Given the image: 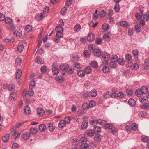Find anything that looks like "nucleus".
<instances>
[{"mask_svg":"<svg viewBox=\"0 0 149 149\" xmlns=\"http://www.w3.org/2000/svg\"><path fill=\"white\" fill-rule=\"evenodd\" d=\"M27 45V43L25 41L20 42L17 47V51L19 52H22L24 49L25 47Z\"/></svg>","mask_w":149,"mask_h":149,"instance_id":"f257e3e1","label":"nucleus"},{"mask_svg":"<svg viewBox=\"0 0 149 149\" xmlns=\"http://www.w3.org/2000/svg\"><path fill=\"white\" fill-rule=\"evenodd\" d=\"M142 19L140 22V26H143L145 24V21H147L149 19V11L144 14L143 17H141Z\"/></svg>","mask_w":149,"mask_h":149,"instance_id":"f03ea898","label":"nucleus"},{"mask_svg":"<svg viewBox=\"0 0 149 149\" xmlns=\"http://www.w3.org/2000/svg\"><path fill=\"white\" fill-rule=\"evenodd\" d=\"M88 118L86 116L83 118V121L81 125V128L82 129H85L87 128L88 125Z\"/></svg>","mask_w":149,"mask_h":149,"instance_id":"7ed1b4c3","label":"nucleus"},{"mask_svg":"<svg viewBox=\"0 0 149 149\" xmlns=\"http://www.w3.org/2000/svg\"><path fill=\"white\" fill-rule=\"evenodd\" d=\"M110 56L109 54L107 53H103L102 55V57L104 61H102L103 64H108V61L109 60Z\"/></svg>","mask_w":149,"mask_h":149,"instance_id":"20e7f679","label":"nucleus"},{"mask_svg":"<svg viewBox=\"0 0 149 149\" xmlns=\"http://www.w3.org/2000/svg\"><path fill=\"white\" fill-rule=\"evenodd\" d=\"M95 38V36L92 33H90L87 36V40L88 42H91L94 40Z\"/></svg>","mask_w":149,"mask_h":149,"instance_id":"39448f33","label":"nucleus"},{"mask_svg":"<svg viewBox=\"0 0 149 149\" xmlns=\"http://www.w3.org/2000/svg\"><path fill=\"white\" fill-rule=\"evenodd\" d=\"M30 137V134L28 132H25L22 135V138L24 140L28 139Z\"/></svg>","mask_w":149,"mask_h":149,"instance_id":"423d86ee","label":"nucleus"},{"mask_svg":"<svg viewBox=\"0 0 149 149\" xmlns=\"http://www.w3.org/2000/svg\"><path fill=\"white\" fill-rule=\"evenodd\" d=\"M93 54L96 56L99 57L101 54L100 50L99 49H95L93 51Z\"/></svg>","mask_w":149,"mask_h":149,"instance_id":"0eeeda50","label":"nucleus"},{"mask_svg":"<svg viewBox=\"0 0 149 149\" xmlns=\"http://www.w3.org/2000/svg\"><path fill=\"white\" fill-rule=\"evenodd\" d=\"M94 134V132L92 130H88L87 131L85 134L86 136H92Z\"/></svg>","mask_w":149,"mask_h":149,"instance_id":"6e6552de","label":"nucleus"},{"mask_svg":"<svg viewBox=\"0 0 149 149\" xmlns=\"http://www.w3.org/2000/svg\"><path fill=\"white\" fill-rule=\"evenodd\" d=\"M102 65L103 66L102 70L103 72L104 73H107L109 71V67L107 65V64H105L104 63V64L102 63Z\"/></svg>","mask_w":149,"mask_h":149,"instance_id":"1a4fd4ad","label":"nucleus"},{"mask_svg":"<svg viewBox=\"0 0 149 149\" xmlns=\"http://www.w3.org/2000/svg\"><path fill=\"white\" fill-rule=\"evenodd\" d=\"M17 95L15 92L11 93L10 95V98L13 100H15L17 99Z\"/></svg>","mask_w":149,"mask_h":149,"instance_id":"9d476101","label":"nucleus"},{"mask_svg":"<svg viewBox=\"0 0 149 149\" xmlns=\"http://www.w3.org/2000/svg\"><path fill=\"white\" fill-rule=\"evenodd\" d=\"M24 112L26 114L29 115L31 113V111L30 107L28 105L26 106L24 109Z\"/></svg>","mask_w":149,"mask_h":149,"instance_id":"9b49d317","label":"nucleus"},{"mask_svg":"<svg viewBox=\"0 0 149 149\" xmlns=\"http://www.w3.org/2000/svg\"><path fill=\"white\" fill-rule=\"evenodd\" d=\"M69 66L66 64H62L60 65V68L61 70L66 71L68 69Z\"/></svg>","mask_w":149,"mask_h":149,"instance_id":"f8f14e48","label":"nucleus"},{"mask_svg":"<svg viewBox=\"0 0 149 149\" xmlns=\"http://www.w3.org/2000/svg\"><path fill=\"white\" fill-rule=\"evenodd\" d=\"M96 122L102 125H106L107 123L106 120L100 119L96 120Z\"/></svg>","mask_w":149,"mask_h":149,"instance_id":"ddd939ff","label":"nucleus"},{"mask_svg":"<svg viewBox=\"0 0 149 149\" xmlns=\"http://www.w3.org/2000/svg\"><path fill=\"white\" fill-rule=\"evenodd\" d=\"M132 54L134 57L135 58L136 60L137 61H139L138 58V51L137 50H134L132 51Z\"/></svg>","mask_w":149,"mask_h":149,"instance_id":"4468645a","label":"nucleus"},{"mask_svg":"<svg viewBox=\"0 0 149 149\" xmlns=\"http://www.w3.org/2000/svg\"><path fill=\"white\" fill-rule=\"evenodd\" d=\"M48 126L49 130L51 131H54L55 128L54 125L51 123H49L48 124Z\"/></svg>","mask_w":149,"mask_h":149,"instance_id":"2eb2a0df","label":"nucleus"},{"mask_svg":"<svg viewBox=\"0 0 149 149\" xmlns=\"http://www.w3.org/2000/svg\"><path fill=\"white\" fill-rule=\"evenodd\" d=\"M45 111L42 108H38L37 110V113L39 116H42L43 115Z\"/></svg>","mask_w":149,"mask_h":149,"instance_id":"dca6fc26","label":"nucleus"},{"mask_svg":"<svg viewBox=\"0 0 149 149\" xmlns=\"http://www.w3.org/2000/svg\"><path fill=\"white\" fill-rule=\"evenodd\" d=\"M56 81L58 82L59 83H62L64 81V79L63 77L61 76H58L56 77L55 79Z\"/></svg>","mask_w":149,"mask_h":149,"instance_id":"f3484780","label":"nucleus"},{"mask_svg":"<svg viewBox=\"0 0 149 149\" xmlns=\"http://www.w3.org/2000/svg\"><path fill=\"white\" fill-rule=\"evenodd\" d=\"M10 136V135L9 134H6L2 137V139L3 142H7L9 139Z\"/></svg>","mask_w":149,"mask_h":149,"instance_id":"a211bd4d","label":"nucleus"},{"mask_svg":"<svg viewBox=\"0 0 149 149\" xmlns=\"http://www.w3.org/2000/svg\"><path fill=\"white\" fill-rule=\"evenodd\" d=\"M14 34L17 37H20L22 35V31L20 30H15L14 31Z\"/></svg>","mask_w":149,"mask_h":149,"instance_id":"6ab92c4d","label":"nucleus"},{"mask_svg":"<svg viewBox=\"0 0 149 149\" xmlns=\"http://www.w3.org/2000/svg\"><path fill=\"white\" fill-rule=\"evenodd\" d=\"M66 123L64 120H61L59 123V127L62 128L66 126Z\"/></svg>","mask_w":149,"mask_h":149,"instance_id":"aec40b11","label":"nucleus"},{"mask_svg":"<svg viewBox=\"0 0 149 149\" xmlns=\"http://www.w3.org/2000/svg\"><path fill=\"white\" fill-rule=\"evenodd\" d=\"M143 10H141L140 12V15L138 14H136L135 15V17L136 18L139 19H141V17H143V16L144 15H143Z\"/></svg>","mask_w":149,"mask_h":149,"instance_id":"412c9836","label":"nucleus"},{"mask_svg":"<svg viewBox=\"0 0 149 149\" xmlns=\"http://www.w3.org/2000/svg\"><path fill=\"white\" fill-rule=\"evenodd\" d=\"M46 129V126L45 124H41L39 126V129L41 132H43L45 131Z\"/></svg>","mask_w":149,"mask_h":149,"instance_id":"4be33fe9","label":"nucleus"},{"mask_svg":"<svg viewBox=\"0 0 149 149\" xmlns=\"http://www.w3.org/2000/svg\"><path fill=\"white\" fill-rule=\"evenodd\" d=\"M43 17V15L42 13H38L36 15L35 18L37 20H40L42 19Z\"/></svg>","mask_w":149,"mask_h":149,"instance_id":"5701e85b","label":"nucleus"},{"mask_svg":"<svg viewBox=\"0 0 149 149\" xmlns=\"http://www.w3.org/2000/svg\"><path fill=\"white\" fill-rule=\"evenodd\" d=\"M128 103L131 106H134L136 105V102L133 99H130L129 100Z\"/></svg>","mask_w":149,"mask_h":149,"instance_id":"b1692460","label":"nucleus"},{"mask_svg":"<svg viewBox=\"0 0 149 149\" xmlns=\"http://www.w3.org/2000/svg\"><path fill=\"white\" fill-rule=\"evenodd\" d=\"M22 74V71L20 69H18L16 72V78L18 79L21 76Z\"/></svg>","mask_w":149,"mask_h":149,"instance_id":"393cba45","label":"nucleus"},{"mask_svg":"<svg viewBox=\"0 0 149 149\" xmlns=\"http://www.w3.org/2000/svg\"><path fill=\"white\" fill-rule=\"evenodd\" d=\"M87 138L85 136L81 137L79 139L80 142L81 144H85L87 141Z\"/></svg>","mask_w":149,"mask_h":149,"instance_id":"a878e982","label":"nucleus"},{"mask_svg":"<svg viewBox=\"0 0 149 149\" xmlns=\"http://www.w3.org/2000/svg\"><path fill=\"white\" fill-rule=\"evenodd\" d=\"M140 89H138L136 90L135 92L136 95L138 97L141 96L143 93Z\"/></svg>","mask_w":149,"mask_h":149,"instance_id":"bb28decb","label":"nucleus"},{"mask_svg":"<svg viewBox=\"0 0 149 149\" xmlns=\"http://www.w3.org/2000/svg\"><path fill=\"white\" fill-rule=\"evenodd\" d=\"M94 139L96 142H100L102 139V136L100 135H97L95 136Z\"/></svg>","mask_w":149,"mask_h":149,"instance_id":"cd10ccee","label":"nucleus"},{"mask_svg":"<svg viewBox=\"0 0 149 149\" xmlns=\"http://www.w3.org/2000/svg\"><path fill=\"white\" fill-rule=\"evenodd\" d=\"M90 94L92 97H95L97 95V92L95 89L93 90L90 91Z\"/></svg>","mask_w":149,"mask_h":149,"instance_id":"c85d7f7f","label":"nucleus"},{"mask_svg":"<svg viewBox=\"0 0 149 149\" xmlns=\"http://www.w3.org/2000/svg\"><path fill=\"white\" fill-rule=\"evenodd\" d=\"M140 89L142 91V92L143 93V94L146 93L148 91V88L146 86H142Z\"/></svg>","mask_w":149,"mask_h":149,"instance_id":"c756f323","label":"nucleus"},{"mask_svg":"<svg viewBox=\"0 0 149 149\" xmlns=\"http://www.w3.org/2000/svg\"><path fill=\"white\" fill-rule=\"evenodd\" d=\"M5 19L6 23L7 24H11L12 23V20L10 18L7 17Z\"/></svg>","mask_w":149,"mask_h":149,"instance_id":"7c9ffc66","label":"nucleus"},{"mask_svg":"<svg viewBox=\"0 0 149 149\" xmlns=\"http://www.w3.org/2000/svg\"><path fill=\"white\" fill-rule=\"evenodd\" d=\"M120 25L123 27L127 28L129 27V25L126 21H122L120 22Z\"/></svg>","mask_w":149,"mask_h":149,"instance_id":"2f4dec72","label":"nucleus"},{"mask_svg":"<svg viewBox=\"0 0 149 149\" xmlns=\"http://www.w3.org/2000/svg\"><path fill=\"white\" fill-rule=\"evenodd\" d=\"M6 86L8 88V89L10 91H13L14 90L15 88V86L12 84L6 85Z\"/></svg>","mask_w":149,"mask_h":149,"instance_id":"473e14b6","label":"nucleus"},{"mask_svg":"<svg viewBox=\"0 0 149 149\" xmlns=\"http://www.w3.org/2000/svg\"><path fill=\"white\" fill-rule=\"evenodd\" d=\"M56 30L57 32H63V27L60 26H58L56 27Z\"/></svg>","mask_w":149,"mask_h":149,"instance_id":"72a5a7b5","label":"nucleus"},{"mask_svg":"<svg viewBox=\"0 0 149 149\" xmlns=\"http://www.w3.org/2000/svg\"><path fill=\"white\" fill-rule=\"evenodd\" d=\"M36 60L38 63L43 64L44 63V61L40 57H37Z\"/></svg>","mask_w":149,"mask_h":149,"instance_id":"f704fd0d","label":"nucleus"},{"mask_svg":"<svg viewBox=\"0 0 149 149\" xmlns=\"http://www.w3.org/2000/svg\"><path fill=\"white\" fill-rule=\"evenodd\" d=\"M93 130L95 132L99 133L101 132V128L100 127L96 126L94 127Z\"/></svg>","mask_w":149,"mask_h":149,"instance_id":"c9c22d12","label":"nucleus"},{"mask_svg":"<svg viewBox=\"0 0 149 149\" xmlns=\"http://www.w3.org/2000/svg\"><path fill=\"white\" fill-rule=\"evenodd\" d=\"M84 55L86 57L88 58L90 56V53L88 50H86L84 52Z\"/></svg>","mask_w":149,"mask_h":149,"instance_id":"e433bc0d","label":"nucleus"},{"mask_svg":"<svg viewBox=\"0 0 149 149\" xmlns=\"http://www.w3.org/2000/svg\"><path fill=\"white\" fill-rule=\"evenodd\" d=\"M90 65L93 68L97 67L98 66V63L96 61H93L90 62Z\"/></svg>","mask_w":149,"mask_h":149,"instance_id":"4c0bfd02","label":"nucleus"},{"mask_svg":"<svg viewBox=\"0 0 149 149\" xmlns=\"http://www.w3.org/2000/svg\"><path fill=\"white\" fill-rule=\"evenodd\" d=\"M118 57L116 55H113L112 56V57H111V61L116 62L118 61Z\"/></svg>","mask_w":149,"mask_h":149,"instance_id":"58836bf2","label":"nucleus"},{"mask_svg":"<svg viewBox=\"0 0 149 149\" xmlns=\"http://www.w3.org/2000/svg\"><path fill=\"white\" fill-rule=\"evenodd\" d=\"M22 60L20 58H16L15 61V64L18 65L20 66L22 63Z\"/></svg>","mask_w":149,"mask_h":149,"instance_id":"ea45409f","label":"nucleus"},{"mask_svg":"<svg viewBox=\"0 0 149 149\" xmlns=\"http://www.w3.org/2000/svg\"><path fill=\"white\" fill-rule=\"evenodd\" d=\"M81 28V26L79 24L76 25L74 27V29L76 32H78L80 31Z\"/></svg>","mask_w":149,"mask_h":149,"instance_id":"a19ab883","label":"nucleus"},{"mask_svg":"<svg viewBox=\"0 0 149 149\" xmlns=\"http://www.w3.org/2000/svg\"><path fill=\"white\" fill-rule=\"evenodd\" d=\"M91 71V69L89 67L86 68L84 69L85 72L87 74L90 73Z\"/></svg>","mask_w":149,"mask_h":149,"instance_id":"79ce46f5","label":"nucleus"},{"mask_svg":"<svg viewBox=\"0 0 149 149\" xmlns=\"http://www.w3.org/2000/svg\"><path fill=\"white\" fill-rule=\"evenodd\" d=\"M20 134H19L18 133L17 134V132L16 131H15L13 135V138H14L15 139H16L18 137H19L20 136Z\"/></svg>","mask_w":149,"mask_h":149,"instance_id":"37998d69","label":"nucleus"},{"mask_svg":"<svg viewBox=\"0 0 149 149\" xmlns=\"http://www.w3.org/2000/svg\"><path fill=\"white\" fill-rule=\"evenodd\" d=\"M135 31L137 32H139L141 31V27L140 25H136L135 26Z\"/></svg>","mask_w":149,"mask_h":149,"instance_id":"c03bdc74","label":"nucleus"},{"mask_svg":"<svg viewBox=\"0 0 149 149\" xmlns=\"http://www.w3.org/2000/svg\"><path fill=\"white\" fill-rule=\"evenodd\" d=\"M25 29L28 32H30L32 31V27L29 25L26 26Z\"/></svg>","mask_w":149,"mask_h":149,"instance_id":"a18cd8bd","label":"nucleus"},{"mask_svg":"<svg viewBox=\"0 0 149 149\" xmlns=\"http://www.w3.org/2000/svg\"><path fill=\"white\" fill-rule=\"evenodd\" d=\"M77 74L78 75L81 77H83L85 75V73L82 70L78 71Z\"/></svg>","mask_w":149,"mask_h":149,"instance_id":"49530a36","label":"nucleus"},{"mask_svg":"<svg viewBox=\"0 0 149 149\" xmlns=\"http://www.w3.org/2000/svg\"><path fill=\"white\" fill-rule=\"evenodd\" d=\"M80 146L81 149H88V145L87 144H82Z\"/></svg>","mask_w":149,"mask_h":149,"instance_id":"de8ad7c7","label":"nucleus"},{"mask_svg":"<svg viewBox=\"0 0 149 149\" xmlns=\"http://www.w3.org/2000/svg\"><path fill=\"white\" fill-rule=\"evenodd\" d=\"M67 8L66 7H64L60 11L61 13V15H64L66 13L67 11Z\"/></svg>","mask_w":149,"mask_h":149,"instance_id":"09e8293b","label":"nucleus"},{"mask_svg":"<svg viewBox=\"0 0 149 149\" xmlns=\"http://www.w3.org/2000/svg\"><path fill=\"white\" fill-rule=\"evenodd\" d=\"M72 143L73 145L76 146L78 144V140L76 139H74L72 140Z\"/></svg>","mask_w":149,"mask_h":149,"instance_id":"8fccbe9b","label":"nucleus"},{"mask_svg":"<svg viewBox=\"0 0 149 149\" xmlns=\"http://www.w3.org/2000/svg\"><path fill=\"white\" fill-rule=\"evenodd\" d=\"M109 27L110 26H109V25L107 24H104L102 26V29L106 31L109 28Z\"/></svg>","mask_w":149,"mask_h":149,"instance_id":"3c124183","label":"nucleus"},{"mask_svg":"<svg viewBox=\"0 0 149 149\" xmlns=\"http://www.w3.org/2000/svg\"><path fill=\"white\" fill-rule=\"evenodd\" d=\"M111 95V93L109 91H107L104 94V97L105 98H106L110 97Z\"/></svg>","mask_w":149,"mask_h":149,"instance_id":"603ef678","label":"nucleus"},{"mask_svg":"<svg viewBox=\"0 0 149 149\" xmlns=\"http://www.w3.org/2000/svg\"><path fill=\"white\" fill-rule=\"evenodd\" d=\"M71 119L68 116H66L65 118V122L66 123L69 124L71 121Z\"/></svg>","mask_w":149,"mask_h":149,"instance_id":"864d4df0","label":"nucleus"},{"mask_svg":"<svg viewBox=\"0 0 149 149\" xmlns=\"http://www.w3.org/2000/svg\"><path fill=\"white\" fill-rule=\"evenodd\" d=\"M103 38L105 40L107 41H109L110 38V36L107 34H104L103 36Z\"/></svg>","mask_w":149,"mask_h":149,"instance_id":"5fc2aeb1","label":"nucleus"},{"mask_svg":"<svg viewBox=\"0 0 149 149\" xmlns=\"http://www.w3.org/2000/svg\"><path fill=\"white\" fill-rule=\"evenodd\" d=\"M89 107V104L86 103H84L82 105V107L84 109H87Z\"/></svg>","mask_w":149,"mask_h":149,"instance_id":"6e6d98bb","label":"nucleus"},{"mask_svg":"<svg viewBox=\"0 0 149 149\" xmlns=\"http://www.w3.org/2000/svg\"><path fill=\"white\" fill-rule=\"evenodd\" d=\"M126 59L127 61H130L132 58V56L130 54H127L125 56Z\"/></svg>","mask_w":149,"mask_h":149,"instance_id":"4d7b16f0","label":"nucleus"},{"mask_svg":"<svg viewBox=\"0 0 149 149\" xmlns=\"http://www.w3.org/2000/svg\"><path fill=\"white\" fill-rule=\"evenodd\" d=\"M79 57L78 56L75 55L73 56L72 60L73 62H76L78 61L79 60Z\"/></svg>","mask_w":149,"mask_h":149,"instance_id":"13d9d810","label":"nucleus"},{"mask_svg":"<svg viewBox=\"0 0 149 149\" xmlns=\"http://www.w3.org/2000/svg\"><path fill=\"white\" fill-rule=\"evenodd\" d=\"M30 132L32 134L36 135L37 134V130L35 128H31L30 129Z\"/></svg>","mask_w":149,"mask_h":149,"instance_id":"bf43d9fd","label":"nucleus"},{"mask_svg":"<svg viewBox=\"0 0 149 149\" xmlns=\"http://www.w3.org/2000/svg\"><path fill=\"white\" fill-rule=\"evenodd\" d=\"M19 147L18 145L16 143H13L12 146V149H19Z\"/></svg>","mask_w":149,"mask_h":149,"instance_id":"052dcab7","label":"nucleus"},{"mask_svg":"<svg viewBox=\"0 0 149 149\" xmlns=\"http://www.w3.org/2000/svg\"><path fill=\"white\" fill-rule=\"evenodd\" d=\"M117 64L116 63L114 62L111 61L110 64V66L111 68H115L116 67Z\"/></svg>","mask_w":149,"mask_h":149,"instance_id":"680f3d73","label":"nucleus"},{"mask_svg":"<svg viewBox=\"0 0 149 149\" xmlns=\"http://www.w3.org/2000/svg\"><path fill=\"white\" fill-rule=\"evenodd\" d=\"M141 139L143 142H148L149 141L148 137L147 136H142Z\"/></svg>","mask_w":149,"mask_h":149,"instance_id":"e2e57ef3","label":"nucleus"},{"mask_svg":"<svg viewBox=\"0 0 149 149\" xmlns=\"http://www.w3.org/2000/svg\"><path fill=\"white\" fill-rule=\"evenodd\" d=\"M59 70L56 68H54L52 69V72L54 74H58L59 73Z\"/></svg>","mask_w":149,"mask_h":149,"instance_id":"0e129e2a","label":"nucleus"},{"mask_svg":"<svg viewBox=\"0 0 149 149\" xmlns=\"http://www.w3.org/2000/svg\"><path fill=\"white\" fill-rule=\"evenodd\" d=\"M40 70L42 73H45L46 72L47 69L46 66H43L41 67Z\"/></svg>","mask_w":149,"mask_h":149,"instance_id":"69168bd1","label":"nucleus"},{"mask_svg":"<svg viewBox=\"0 0 149 149\" xmlns=\"http://www.w3.org/2000/svg\"><path fill=\"white\" fill-rule=\"evenodd\" d=\"M63 32H57L56 34V36L57 38H61L63 37Z\"/></svg>","mask_w":149,"mask_h":149,"instance_id":"338daca9","label":"nucleus"},{"mask_svg":"<svg viewBox=\"0 0 149 149\" xmlns=\"http://www.w3.org/2000/svg\"><path fill=\"white\" fill-rule=\"evenodd\" d=\"M125 94L122 92H119L117 94L118 97L121 98H123L125 97Z\"/></svg>","mask_w":149,"mask_h":149,"instance_id":"774afa93","label":"nucleus"}]
</instances>
